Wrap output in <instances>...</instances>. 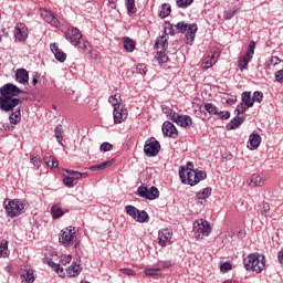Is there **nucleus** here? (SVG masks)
<instances>
[{
	"mask_svg": "<svg viewBox=\"0 0 283 283\" xmlns=\"http://www.w3.org/2000/svg\"><path fill=\"white\" fill-rule=\"evenodd\" d=\"M25 94V91L19 88L12 83L4 84L0 87V109L2 112H13L17 105L23 103V99L17 98Z\"/></svg>",
	"mask_w": 283,
	"mask_h": 283,
	"instance_id": "1",
	"label": "nucleus"
},
{
	"mask_svg": "<svg viewBox=\"0 0 283 283\" xmlns=\"http://www.w3.org/2000/svg\"><path fill=\"white\" fill-rule=\"evenodd\" d=\"M179 178L182 185H190V187H196L201 180H206L207 171L199 169H190L185 166L179 167Z\"/></svg>",
	"mask_w": 283,
	"mask_h": 283,
	"instance_id": "2",
	"label": "nucleus"
},
{
	"mask_svg": "<svg viewBox=\"0 0 283 283\" xmlns=\"http://www.w3.org/2000/svg\"><path fill=\"white\" fill-rule=\"evenodd\" d=\"M244 269L252 273H262L266 271V256L260 253H251L243 259Z\"/></svg>",
	"mask_w": 283,
	"mask_h": 283,
	"instance_id": "3",
	"label": "nucleus"
},
{
	"mask_svg": "<svg viewBox=\"0 0 283 283\" xmlns=\"http://www.w3.org/2000/svg\"><path fill=\"white\" fill-rule=\"evenodd\" d=\"M175 30L178 34H186V41L188 45H192L193 41H196V33L198 32V24L191 23L188 24L186 22H178L175 24Z\"/></svg>",
	"mask_w": 283,
	"mask_h": 283,
	"instance_id": "4",
	"label": "nucleus"
},
{
	"mask_svg": "<svg viewBox=\"0 0 283 283\" xmlns=\"http://www.w3.org/2000/svg\"><path fill=\"white\" fill-rule=\"evenodd\" d=\"M8 202V203H6ZM6 213L9 218H17L24 213L25 211V201L21 199H12L4 201Z\"/></svg>",
	"mask_w": 283,
	"mask_h": 283,
	"instance_id": "5",
	"label": "nucleus"
},
{
	"mask_svg": "<svg viewBox=\"0 0 283 283\" xmlns=\"http://www.w3.org/2000/svg\"><path fill=\"white\" fill-rule=\"evenodd\" d=\"M192 231L196 240H202V238H208L211 234V226L209 221L198 219L193 222Z\"/></svg>",
	"mask_w": 283,
	"mask_h": 283,
	"instance_id": "6",
	"label": "nucleus"
},
{
	"mask_svg": "<svg viewBox=\"0 0 283 283\" xmlns=\"http://www.w3.org/2000/svg\"><path fill=\"white\" fill-rule=\"evenodd\" d=\"M125 212L127 213V216H129L130 218H133V220H136V222H140V223H145V222H149V214H147V211L145 210H138V208L128 205L125 207Z\"/></svg>",
	"mask_w": 283,
	"mask_h": 283,
	"instance_id": "7",
	"label": "nucleus"
},
{
	"mask_svg": "<svg viewBox=\"0 0 283 283\" xmlns=\"http://www.w3.org/2000/svg\"><path fill=\"white\" fill-rule=\"evenodd\" d=\"M59 240L63 247H72L76 240V228L70 226L62 230Z\"/></svg>",
	"mask_w": 283,
	"mask_h": 283,
	"instance_id": "8",
	"label": "nucleus"
},
{
	"mask_svg": "<svg viewBox=\"0 0 283 283\" xmlns=\"http://www.w3.org/2000/svg\"><path fill=\"white\" fill-rule=\"evenodd\" d=\"M72 262V255H62L59 263H54L51 259L48 260L49 266L57 273L60 277H65V271L61 266H65Z\"/></svg>",
	"mask_w": 283,
	"mask_h": 283,
	"instance_id": "9",
	"label": "nucleus"
},
{
	"mask_svg": "<svg viewBox=\"0 0 283 283\" xmlns=\"http://www.w3.org/2000/svg\"><path fill=\"white\" fill-rule=\"evenodd\" d=\"M144 151L148 156V158H154L160 154V142L156 140V138H150L146 140L144 146Z\"/></svg>",
	"mask_w": 283,
	"mask_h": 283,
	"instance_id": "10",
	"label": "nucleus"
},
{
	"mask_svg": "<svg viewBox=\"0 0 283 283\" xmlns=\"http://www.w3.org/2000/svg\"><path fill=\"white\" fill-rule=\"evenodd\" d=\"M137 193L140 198H145L146 200H156V198H159L160 196V191L156 186L150 187V189L145 186H140L137 189Z\"/></svg>",
	"mask_w": 283,
	"mask_h": 283,
	"instance_id": "11",
	"label": "nucleus"
},
{
	"mask_svg": "<svg viewBox=\"0 0 283 283\" xmlns=\"http://www.w3.org/2000/svg\"><path fill=\"white\" fill-rule=\"evenodd\" d=\"M253 54H255V41H251L245 55L239 61L240 70H247L249 67V62L253 59Z\"/></svg>",
	"mask_w": 283,
	"mask_h": 283,
	"instance_id": "12",
	"label": "nucleus"
},
{
	"mask_svg": "<svg viewBox=\"0 0 283 283\" xmlns=\"http://www.w3.org/2000/svg\"><path fill=\"white\" fill-rule=\"evenodd\" d=\"M171 120L180 127H191L193 125V119H191V116L189 115H180L178 113H174Z\"/></svg>",
	"mask_w": 283,
	"mask_h": 283,
	"instance_id": "13",
	"label": "nucleus"
},
{
	"mask_svg": "<svg viewBox=\"0 0 283 283\" xmlns=\"http://www.w3.org/2000/svg\"><path fill=\"white\" fill-rule=\"evenodd\" d=\"M28 27L23 23H19L14 28V38L15 41H19L20 43H23V41L28 40Z\"/></svg>",
	"mask_w": 283,
	"mask_h": 283,
	"instance_id": "14",
	"label": "nucleus"
},
{
	"mask_svg": "<svg viewBox=\"0 0 283 283\" xmlns=\"http://www.w3.org/2000/svg\"><path fill=\"white\" fill-rule=\"evenodd\" d=\"M81 39H83V34L81 30L76 28L69 29L66 32V40L72 43V45H78L81 43Z\"/></svg>",
	"mask_w": 283,
	"mask_h": 283,
	"instance_id": "15",
	"label": "nucleus"
},
{
	"mask_svg": "<svg viewBox=\"0 0 283 283\" xmlns=\"http://www.w3.org/2000/svg\"><path fill=\"white\" fill-rule=\"evenodd\" d=\"M113 117L114 123H116V125H119L120 123H123V120L127 118V109H125V107L123 106L115 107L113 111Z\"/></svg>",
	"mask_w": 283,
	"mask_h": 283,
	"instance_id": "16",
	"label": "nucleus"
},
{
	"mask_svg": "<svg viewBox=\"0 0 283 283\" xmlns=\"http://www.w3.org/2000/svg\"><path fill=\"white\" fill-rule=\"evenodd\" d=\"M163 134L169 138H178V129L171 122H165L163 124Z\"/></svg>",
	"mask_w": 283,
	"mask_h": 283,
	"instance_id": "17",
	"label": "nucleus"
},
{
	"mask_svg": "<svg viewBox=\"0 0 283 283\" xmlns=\"http://www.w3.org/2000/svg\"><path fill=\"white\" fill-rule=\"evenodd\" d=\"M172 235H174V231H171V229L160 230L158 233L159 245L166 247L167 242L171 240Z\"/></svg>",
	"mask_w": 283,
	"mask_h": 283,
	"instance_id": "18",
	"label": "nucleus"
},
{
	"mask_svg": "<svg viewBox=\"0 0 283 283\" xmlns=\"http://www.w3.org/2000/svg\"><path fill=\"white\" fill-rule=\"evenodd\" d=\"M51 52L54 54L56 61L60 63H65L67 54H65V52L59 48V43L51 44Z\"/></svg>",
	"mask_w": 283,
	"mask_h": 283,
	"instance_id": "19",
	"label": "nucleus"
},
{
	"mask_svg": "<svg viewBox=\"0 0 283 283\" xmlns=\"http://www.w3.org/2000/svg\"><path fill=\"white\" fill-rule=\"evenodd\" d=\"M15 80L18 83H21V85H28V83H30V74L28 73V70L18 69L15 72Z\"/></svg>",
	"mask_w": 283,
	"mask_h": 283,
	"instance_id": "20",
	"label": "nucleus"
},
{
	"mask_svg": "<svg viewBox=\"0 0 283 283\" xmlns=\"http://www.w3.org/2000/svg\"><path fill=\"white\" fill-rule=\"evenodd\" d=\"M245 118L247 116L237 115L227 124L226 129H228V132H231V129H238V127L244 123Z\"/></svg>",
	"mask_w": 283,
	"mask_h": 283,
	"instance_id": "21",
	"label": "nucleus"
},
{
	"mask_svg": "<svg viewBox=\"0 0 283 283\" xmlns=\"http://www.w3.org/2000/svg\"><path fill=\"white\" fill-rule=\"evenodd\" d=\"M81 264L73 262L69 268H66L67 277H78L81 275Z\"/></svg>",
	"mask_w": 283,
	"mask_h": 283,
	"instance_id": "22",
	"label": "nucleus"
},
{
	"mask_svg": "<svg viewBox=\"0 0 283 283\" xmlns=\"http://www.w3.org/2000/svg\"><path fill=\"white\" fill-rule=\"evenodd\" d=\"M44 21H46V23H50V25H52L53 28H61V21H59V18H56V14H54V12H46V14L44 15Z\"/></svg>",
	"mask_w": 283,
	"mask_h": 283,
	"instance_id": "23",
	"label": "nucleus"
},
{
	"mask_svg": "<svg viewBox=\"0 0 283 283\" xmlns=\"http://www.w3.org/2000/svg\"><path fill=\"white\" fill-rule=\"evenodd\" d=\"M167 36L161 35L159 38H157L156 43H155V48L157 50V52H167Z\"/></svg>",
	"mask_w": 283,
	"mask_h": 283,
	"instance_id": "24",
	"label": "nucleus"
},
{
	"mask_svg": "<svg viewBox=\"0 0 283 283\" xmlns=\"http://www.w3.org/2000/svg\"><path fill=\"white\" fill-rule=\"evenodd\" d=\"M114 165V159L106 160L102 164L93 165L90 167L91 171H103V169H107L108 167H112Z\"/></svg>",
	"mask_w": 283,
	"mask_h": 283,
	"instance_id": "25",
	"label": "nucleus"
},
{
	"mask_svg": "<svg viewBox=\"0 0 283 283\" xmlns=\"http://www.w3.org/2000/svg\"><path fill=\"white\" fill-rule=\"evenodd\" d=\"M249 143L250 146L252 147L251 149H258V147H260V143H262V137H260L259 134L253 133L249 137Z\"/></svg>",
	"mask_w": 283,
	"mask_h": 283,
	"instance_id": "26",
	"label": "nucleus"
},
{
	"mask_svg": "<svg viewBox=\"0 0 283 283\" xmlns=\"http://www.w3.org/2000/svg\"><path fill=\"white\" fill-rule=\"evenodd\" d=\"M123 41L124 50H126V52H134V50H136V42H134L129 36H124Z\"/></svg>",
	"mask_w": 283,
	"mask_h": 283,
	"instance_id": "27",
	"label": "nucleus"
},
{
	"mask_svg": "<svg viewBox=\"0 0 283 283\" xmlns=\"http://www.w3.org/2000/svg\"><path fill=\"white\" fill-rule=\"evenodd\" d=\"M250 185L251 187H262V185H264V178L258 174H254L251 176Z\"/></svg>",
	"mask_w": 283,
	"mask_h": 283,
	"instance_id": "28",
	"label": "nucleus"
},
{
	"mask_svg": "<svg viewBox=\"0 0 283 283\" xmlns=\"http://www.w3.org/2000/svg\"><path fill=\"white\" fill-rule=\"evenodd\" d=\"M9 120L11 125H19V123H21V108H17L15 112L9 116Z\"/></svg>",
	"mask_w": 283,
	"mask_h": 283,
	"instance_id": "29",
	"label": "nucleus"
},
{
	"mask_svg": "<svg viewBox=\"0 0 283 283\" xmlns=\"http://www.w3.org/2000/svg\"><path fill=\"white\" fill-rule=\"evenodd\" d=\"M22 283H34V271L27 270L24 274L21 275Z\"/></svg>",
	"mask_w": 283,
	"mask_h": 283,
	"instance_id": "30",
	"label": "nucleus"
},
{
	"mask_svg": "<svg viewBox=\"0 0 283 283\" xmlns=\"http://www.w3.org/2000/svg\"><path fill=\"white\" fill-rule=\"evenodd\" d=\"M54 136L59 145H63V125L59 124L57 126H55Z\"/></svg>",
	"mask_w": 283,
	"mask_h": 283,
	"instance_id": "31",
	"label": "nucleus"
},
{
	"mask_svg": "<svg viewBox=\"0 0 283 283\" xmlns=\"http://www.w3.org/2000/svg\"><path fill=\"white\" fill-rule=\"evenodd\" d=\"M211 187H207L205 189H202V191L197 192L196 197L197 200H207V198H209V196H211Z\"/></svg>",
	"mask_w": 283,
	"mask_h": 283,
	"instance_id": "32",
	"label": "nucleus"
},
{
	"mask_svg": "<svg viewBox=\"0 0 283 283\" xmlns=\"http://www.w3.org/2000/svg\"><path fill=\"white\" fill-rule=\"evenodd\" d=\"M259 207L261 216H263L264 218H269V216L271 214V206L268 202L263 201Z\"/></svg>",
	"mask_w": 283,
	"mask_h": 283,
	"instance_id": "33",
	"label": "nucleus"
},
{
	"mask_svg": "<svg viewBox=\"0 0 283 283\" xmlns=\"http://www.w3.org/2000/svg\"><path fill=\"white\" fill-rule=\"evenodd\" d=\"M169 14H171V6L164 3L159 11V17H160V19H167V17H169Z\"/></svg>",
	"mask_w": 283,
	"mask_h": 283,
	"instance_id": "34",
	"label": "nucleus"
},
{
	"mask_svg": "<svg viewBox=\"0 0 283 283\" xmlns=\"http://www.w3.org/2000/svg\"><path fill=\"white\" fill-rule=\"evenodd\" d=\"M30 161L32 163L33 167H41L43 164V160L36 153L30 154Z\"/></svg>",
	"mask_w": 283,
	"mask_h": 283,
	"instance_id": "35",
	"label": "nucleus"
},
{
	"mask_svg": "<svg viewBox=\"0 0 283 283\" xmlns=\"http://www.w3.org/2000/svg\"><path fill=\"white\" fill-rule=\"evenodd\" d=\"M242 102L248 106V107H253V97H251V92H244L242 93Z\"/></svg>",
	"mask_w": 283,
	"mask_h": 283,
	"instance_id": "36",
	"label": "nucleus"
},
{
	"mask_svg": "<svg viewBox=\"0 0 283 283\" xmlns=\"http://www.w3.org/2000/svg\"><path fill=\"white\" fill-rule=\"evenodd\" d=\"M51 213H52L54 219L61 218L63 216V209H61V206L54 205L51 208Z\"/></svg>",
	"mask_w": 283,
	"mask_h": 283,
	"instance_id": "37",
	"label": "nucleus"
},
{
	"mask_svg": "<svg viewBox=\"0 0 283 283\" xmlns=\"http://www.w3.org/2000/svg\"><path fill=\"white\" fill-rule=\"evenodd\" d=\"M0 255H1V258H8V255H10V253L8 252V241L7 240L1 241Z\"/></svg>",
	"mask_w": 283,
	"mask_h": 283,
	"instance_id": "38",
	"label": "nucleus"
},
{
	"mask_svg": "<svg viewBox=\"0 0 283 283\" xmlns=\"http://www.w3.org/2000/svg\"><path fill=\"white\" fill-rule=\"evenodd\" d=\"M156 59L158 61V63L160 65H163V63H167V61H169V56H167V54L165 53V51H157V55Z\"/></svg>",
	"mask_w": 283,
	"mask_h": 283,
	"instance_id": "39",
	"label": "nucleus"
},
{
	"mask_svg": "<svg viewBox=\"0 0 283 283\" xmlns=\"http://www.w3.org/2000/svg\"><path fill=\"white\" fill-rule=\"evenodd\" d=\"M125 6L130 14L136 12V1L135 0H125Z\"/></svg>",
	"mask_w": 283,
	"mask_h": 283,
	"instance_id": "40",
	"label": "nucleus"
},
{
	"mask_svg": "<svg viewBox=\"0 0 283 283\" xmlns=\"http://www.w3.org/2000/svg\"><path fill=\"white\" fill-rule=\"evenodd\" d=\"M119 98H120V95L119 94H115V95H111L109 98H108V103H111V105L114 106V109H116V107H122L119 105Z\"/></svg>",
	"mask_w": 283,
	"mask_h": 283,
	"instance_id": "41",
	"label": "nucleus"
},
{
	"mask_svg": "<svg viewBox=\"0 0 283 283\" xmlns=\"http://www.w3.org/2000/svg\"><path fill=\"white\" fill-rule=\"evenodd\" d=\"M205 109H206V112H208V114H211L213 116H217V114H218V107H216V105H213L211 103H206Z\"/></svg>",
	"mask_w": 283,
	"mask_h": 283,
	"instance_id": "42",
	"label": "nucleus"
},
{
	"mask_svg": "<svg viewBox=\"0 0 283 283\" xmlns=\"http://www.w3.org/2000/svg\"><path fill=\"white\" fill-rule=\"evenodd\" d=\"M44 163L48 167H51V168L59 167V160H56V158H54L52 156L45 157Z\"/></svg>",
	"mask_w": 283,
	"mask_h": 283,
	"instance_id": "43",
	"label": "nucleus"
},
{
	"mask_svg": "<svg viewBox=\"0 0 283 283\" xmlns=\"http://www.w3.org/2000/svg\"><path fill=\"white\" fill-rule=\"evenodd\" d=\"M145 275H149L150 277H154L156 275H160V269L159 268H150L144 270Z\"/></svg>",
	"mask_w": 283,
	"mask_h": 283,
	"instance_id": "44",
	"label": "nucleus"
},
{
	"mask_svg": "<svg viewBox=\"0 0 283 283\" xmlns=\"http://www.w3.org/2000/svg\"><path fill=\"white\" fill-rule=\"evenodd\" d=\"M214 64H216V55H212L211 57H209L202 63V67L203 70H209V67H213Z\"/></svg>",
	"mask_w": 283,
	"mask_h": 283,
	"instance_id": "45",
	"label": "nucleus"
},
{
	"mask_svg": "<svg viewBox=\"0 0 283 283\" xmlns=\"http://www.w3.org/2000/svg\"><path fill=\"white\" fill-rule=\"evenodd\" d=\"M66 174H69V176L74 180H81V178H83V175H81V172L76 171V170H65Z\"/></svg>",
	"mask_w": 283,
	"mask_h": 283,
	"instance_id": "46",
	"label": "nucleus"
},
{
	"mask_svg": "<svg viewBox=\"0 0 283 283\" xmlns=\"http://www.w3.org/2000/svg\"><path fill=\"white\" fill-rule=\"evenodd\" d=\"M254 103H262L264 101V94L260 91H255L252 97Z\"/></svg>",
	"mask_w": 283,
	"mask_h": 283,
	"instance_id": "47",
	"label": "nucleus"
},
{
	"mask_svg": "<svg viewBox=\"0 0 283 283\" xmlns=\"http://www.w3.org/2000/svg\"><path fill=\"white\" fill-rule=\"evenodd\" d=\"M249 107L247 105H244V103H240L238 104L234 113L237 114V116H240V114H244V112H247Z\"/></svg>",
	"mask_w": 283,
	"mask_h": 283,
	"instance_id": "48",
	"label": "nucleus"
},
{
	"mask_svg": "<svg viewBox=\"0 0 283 283\" xmlns=\"http://www.w3.org/2000/svg\"><path fill=\"white\" fill-rule=\"evenodd\" d=\"M217 116H219L221 120H229V118H231V113L229 111H218Z\"/></svg>",
	"mask_w": 283,
	"mask_h": 283,
	"instance_id": "49",
	"label": "nucleus"
},
{
	"mask_svg": "<svg viewBox=\"0 0 283 283\" xmlns=\"http://www.w3.org/2000/svg\"><path fill=\"white\" fill-rule=\"evenodd\" d=\"M164 30L166 34H171V35L176 34V30L174 29V25L169 22L165 23Z\"/></svg>",
	"mask_w": 283,
	"mask_h": 283,
	"instance_id": "50",
	"label": "nucleus"
},
{
	"mask_svg": "<svg viewBox=\"0 0 283 283\" xmlns=\"http://www.w3.org/2000/svg\"><path fill=\"white\" fill-rule=\"evenodd\" d=\"M136 71L137 74H142V76H145V74H147V64H137Z\"/></svg>",
	"mask_w": 283,
	"mask_h": 283,
	"instance_id": "51",
	"label": "nucleus"
},
{
	"mask_svg": "<svg viewBox=\"0 0 283 283\" xmlns=\"http://www.w3.org/2000/svg\"><path fill=\"white\" fill-rule=\"evenodd\" d=\"M193 3V0H177L178 8H189Z\"/></svg>",
	"mask_w": 283,
	"mask_h": 283,
	"instance_id": "52",
	"label": "nucleus"
},
{
	"mask_svg": "<svg viewBox=\"0 0 283 283\" xmlns=\"http://www.w3.org/2000/svg\"><path fill=\"white\" fill-rule=\"evenodd\" d=\"M63 182H64L65 187H69V188L74 187V181H73V179H72V177L70 175L69 176H64Z\"/></svg>",
	"mask_w": 283,
	"mask_h": 283,
	"instance_id": "53",
	"label": "nucleus"
},
{
	"mask_svg": "<svg viewBox=\"0 0 283 283\" xmlns=\"http://www.w3.org/2000/svg\"><path fill=\"white\" fill-rule=\"evenodd\" d=\"M81 50L85 53V54H90L92 52V46L90 45V42H83L81 44Z\"/></svg>",
	"mask_w": 283,
	"mask_h": 283,
	"instance_id": "54",
	"label": "nucleus"
},
{
	"mask_svg": "<svg viewBox=\"0 0 283 283\" xmlns=\"http://www.w3.org/2000/svg\"><path fill=\"white\" fill-rule=\"evenodd\" d=\"M161 109H163V113L167 116V118H170L171 120V116H174V109L167 106H163Z\"/></svg>",
	"mask_w": 283,
	"mask_h": 283,
	"instance_id": "55",
	"label": "nucleus"
},
{
	"mask_svg": "<svg viewBox=\"0 0 283 283\" xmlns=\"http://www.w3.org/2000/svg\"><path fill=\"white\" fill-rule=\"evenodd\" d=\"M231 269H232V265L229 262H226V263L220 265V271L222 273H227V272L231 271Z\"/></svg>",
	"mask_w": 283,
	"mask_h": 283,
	"instance_id": "56",
	"label": "nucleus"
},
{
	"mask_svg": "<svg viewBox=\"0 0 283 283\" xmlns=\"http://www.w3.org/2000/svg\"><path fill=\"white\" fill-rule=\"evenodd\" d=\"M276 83H283V69L279 70L274 74Z\"/></svg>",
	"mask_w": 283,
	"mask_h": 283,
	"instance_id": "57",
	"label": "nucleus"
},
{
	"mask_svg": "<svg viewBox=\"0 0 283 283\" xmlns=\"http://www.w3.org/2000/svg\"><path fill=\"white\" fill-rule=\"evenodd\" d=\"M233 17H235V12H233V11H224V13H223V19L226 21H231V19H233Z\"/></svg>",
	"mask_w": 283,
	"mask_h": 283,
	"instance_id": "58",
	"label": "nucleus"
},
{
	"mask_svg": "<svg viewBox=\"0 0 283 283\" xmlns=\"http://www.w3.org/2000/svg\"><path fill=\"white\" fill-rule=\"evenodd\" d=\"M101 151H111L112 150V144L105 142L99 146Z\"/></svg>",
	"mask_w": 283,
	"mask_h": 283,
	"instance_id": "59",
	"label": "nucleus"
},
{
	"mask_svg": "<svg viewBox=\"0 0 283 283\" xmlns=\"http://www.w3.org/2000/svg\"><path fill=\"white\" fill-rule=\"evenodd\" d=\"M120 273H124V275H136V272L132 269H120Z\"/></svg>",
	"mask_w": 283,
	"mask_h": 283,
	"instance_id": "60",
	"label": "nucleus"
},
{
	"mask_svg": "<svg viewBox=\"0 0 283 283\" xmlns=\"http://www.w3.org/2000/svg\"><path fill=\"white\" fill-rule=\"evenodd\" d=\"M270 61L273 65H279V63H281V60L277 56H272Z\"/></svg>",
	"mask_w": 283,
	"mask_h": 283,
	"instance_id": "61",
	"label": "nucleus"
},
{
	"mask_svg": "<svg viewBox=\"0 0 283 283\" xmlns=\"http://www.w3.org/2000/svg\"><path fill=\"white\" fill-rule=\"evenodd\" d=\"M159 264L163 266V269H169V266H171V262L169 261H164L160 262Z\"/></svg>",
	"mask_w": 283,
	"mask_h": 283,
	"instance_id": "62",
	"label": "nucleus"
},
{
	"mask_svg": "<svg viewBox=\"0 0 283 283\" xmlns=\"http://www.w3.org/2000/svg\"><path fill=\"white\" fill-rule=\"evenodd\" d=\"M240 10H242V4L234 6L232 9V12H234V14H238V12H240Z\"/></svg>",
	"mask_w": 283,
	"mask_h": 283,
	"instance_id": "63",
	"label": "nucleus"
},
{
	"mask_svg": "<svg viewBox=\"0 0 283 283\" xmlns=\"http://www.w3.org/2000/svg\"><path fill=\"white\" fill-rule=\"evenodd\" d=\"M277 260L281 264H283V249L279 251L277 253Z\"/></svg>",
	"mask_w": 283,
	"mask_h": 283,
	"instance_id": "64",
	"label": "nucleus"
}]
</instances>
